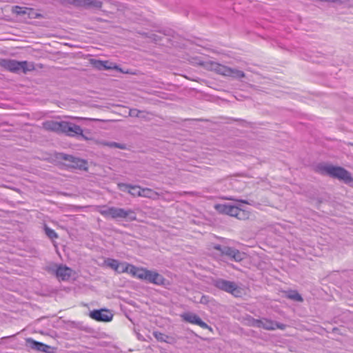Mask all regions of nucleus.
I'll return each mask as SVG.
<instances>
[{"label":"nucleus","instance_id":"2eb2a0df","mask_svg":"<svg viewBox=\"0 0 353 353\" xmlns=\"http://www.w3.org/2000/svg\"><path fill=\"white\" fill-rule=\"evenodd\" d=\"M120 268L117 270L118 273H128L134 277H137L139 267L128 263L126 262L120 263Z\"/></svg>","mask_w":353,"mask_h":353},{"label":"nucleus","instance_id":"f257e3e1","mask_svg":"<svg viewBox=\"0 0 353 353\" xmlns=\"http://www.w3.org/2000/svg\"><path fill=\"white\" fill-rule=\"evenodd\" d=\"M98 212L105 218L112 219H125L132 221L137 219L136 213L132 209H124L116 207L99 206Z\"/></svg>","mask_w":353,"mask_h":353},{"label":"nucleus","instance_id":"a878e982","mask_svg":"<svg viewBox=\"0 0 353 353\" xmlns=\"http://www.w3.org/2000/svg\"><path fill=\"white\" fill-rule=\"evenodd\" d=\"M45 232L48 237L50 238V239H54L58 238V235L55 232V231L47 226H45Z\"/></svg>","mask_w":353,"mask_h":353},{"label":"nucleus","instance_id":"b1692460","mask_svg":"<svg viewBox=\"0 0 353 353\" xmlns=\"http://www.w3.org/2000/svg\"><path fill=\"white\" fill-rule=\"evenodd\" d=\"M141 189L142 188L139 185H130V190H128V193L134 196H141Z\"/></svg>","mask_w":353,"mask_h":353},{"label":"nucleus","instance_id":"7c9ffc66","mask_svg":"<svg viewBox=\"0 0 353 353\" xmlns=\"http://www.w3.org/2000/svg\"><path fill=\"white\" fill-rule=\"evenodd\" d=\"M154 335L157 340L161 341H165V337H166V336L165 334L157 332L154 333Z\"/></svg>","mask_w":353,"mask_h":353},{"label":"nucleus","instance_id":"c85d7f7f","mask_svg":"<svg viewBox=\"0 0 353 353\" xmlns=\"http://www.w3.org/2000/svg\"><path fill=\"white\" fill-rule=\"evenodd\" d=\"M130 184L120 183H118V188L121 191L125 192L130 190Z\"/></svg>","mask_w":353,"mask_h":353},{"label":"nucleus","instance_id":"473e14b6","mask_svg":"<svg viewBox=\"0 0 353 353\" xmlns=\"http://www.w3.org/2000/svg\"><path fill=\"white\" fill-rule=\"evenodd\" d=\"M141 114H140V116H139L138 118L143 119L145 120H147L148 119V112L141 110Z\"/></svg>","mask_w":353,"mask_h":353},{"label":"nucleus","instance_id":"412c9836","mask_svg":"<svg viewBox=\"0 0 353 353\" xmlns=\"http://www.w3.org/2000/svg\"><path fill=\"white\" fill-rule=\"evenodd\" d=\"M105 263L107 266L112 268L116 272H117V270L121 266L120 263L117 260L110 258L105 260Z\"/></svg>","mask_w":353,"mask_h":353},{"label":"nucleus","instance_id":"7ed1b4c3","mask_svg":"<svg viewBox=\"0 0 353 353\" xmlns=\"http://www.w3.org/2000/svg\"><path fill=\"white\" fill-rule=\"evenodd\" d=\"M0 66L14 73L22 72L23 73L26 74L28 72L33 71L34 70L33 63H29L26 61H18L8 59L0 60Z\"/></svg>","mask_w":353,"mask_h":353},{"label":"nucleus","instance_id":"cd10ccee","mask_svg":"<svg viewBox=\"0 0 353 353\" xmlns=\"http://www.w3.org/2000/svg\"><path fill=\"white\" fill-rule=\"evenodd\" d=\"M28 12L26 14L28 15L29 19H38L41 17V14L36 13L32 8H28Z\"/></svg>","mask_w":353,"mask_h":353},{"label":"nucleus","instance_id":"4be33fe9","mask_svg":"<svg viewBox=\"0 0 353 353\" xmlns=\"http://www.w3.org/2000/svg\"><path fill=\"white\" fill-rule=\"evenodd\" d=\"M286 296L293 301L302 302L303 298L297 291H290L288 292Z\"/></svg>","mask_w":353,"mask_h":353},{"label":"nucleus","instance_id":"aec40b11","mask_svg":"<svg viewBox=\"0 0 353 353\" xmlns=\"http://www.w3.org/2000/svg\"><path fill=\"white\" fill-rule=\"evenodd\" d=\"M245 77V73L236 68H230V72H229L228 77H232L236 79H241Z\"/></svg>","mask_w":353,"mask_h":353},{"label":"nucleus","instance_id":"20e7f679","mask_svg":"<svg viewBox=\"0 0 353 353\" xmlns=\"http://www.w3.org/2000/svg\"><path fill=\"white\" fill-rule=\"evenodd\" d=\"M136 278L158 285H163L165 282V279L161 274L144 268H139Z\"/></svg>","mask_w":353,"mask_h":353},{"label":"nucleus","instance_id":"393cba45","mask_svg":"<svg viewBox=\"0 0 353 353\" xmlns=\"http://www.w3.org/2000/svg\"><path fill=\"white\" fill-rule=\"evenodd\" d=\"M157 194L150 188H142L141 189V196L147 198H153Z\"/></svg>","mask_w":353,"mask_h":353},{"label":"nucleus","instance_id":"9d476101","mask_svg":"<svg viewBox=\"0 0 353 353\" xmlns=\"http://www.w3.org/2000/svg\"><path fill=\"white\" fill-rule=\"evenodd\" d=\"M90 316L97 321L109 322L112 319V314L107 310H94L90 312Z\"/></svg>","mask_w":353,"mask_h":353},{"label":"nucleus","instance_id":"9b49d317","mask_svg":"<svg viewBox=\"0 0 353 353\" xmlns=\"http://www.w3.org/2000/svg\"><path fill=\"white\" fill-rule=\"evenodd\" d=\"M90 63L92 66L99 70L114 69L120 70V68L115 63L110 62L109 61H101L97 59H91Z\"/></svg>","mask_w":353,"mask_h":353},{"label":"nucleus","instance_id":"0eeeda50","mask_svg":"<svg viewBox=\"0 0 353 353\" xmlns=\"http://www.w3.org/2000/svg\"><path fill=\"white\" fill-rule=\"evenodd\" d=\"M61 133H64L70 137L81 136L83 139H88V138L83 134L81 128L70 122L63 121V128H61Z\"/></svg>","mask_w":353,"mask_h":353},{"label":"nucleus","instance_id":"423d86ee","mask_svg":"<svg viewBox=\"0 0 353 353\" xmlns=\"http://www.w3.org/2000/svg\"><path fill=\"white\" fill-rule=\"evenodd\" d=\"M214 249L217 250L222 256H228L229 259L236 262L241 261L245 257L244 253L228 246L215 245Z\"/></svg>","mask_w":353,"mask_h":353},{"label":"nucleus","instance_id":"bb28decb","mask_svg":"<svg viewBox=\"0 0 353 353\" xmlns=\"http://www.w3.org/2000/svg\"><path fill=\"white\" fill-rule=\"evenodd\" d=\"M105 145H107L110 148H117L121 150L125 149V145L123 143H119L117 142H105L104 143Z\"/></svg>","mask_w":353,"mask_h":353},{"label":"nucleus","instance_id":"f3484780","mask_svg":"<svg viewBox=\"0 0 353 353\" xmlns=\"http://www.w3.org/2000/svg\"><path fill=\"white\" fill-rule=\"evenodd\" d=\"M27 341L30 344L31 348H32L34 350H36L37 351L42 352H46V353L50 352V349L51 347H50V346H49L48 345H46L41 342L34 341V339H28L27 340Z\"/></svg>","mask_w":353,"mask_h":353},{"label":"nucleus","instance_id":"4468645a","mask_svg":"<svg viewBox=\"0 0 353 353\" xmlns=\"http://www.w3.org/2000/svg\"><path fill=\"white\" fill-rule=\"evenodd\" d=\"M102 2L97 0H74V7L84 8H101Z\"/></svg>","mask_w":353,"mask_h":353},{"label":"nucleus","instance_id":"72a5a7b5","mask_svg":"<svg viewBox=\"0 0 353 353\" xmlns=\"http://www.w3.org/2000/svg\"><path fill=\"white\" fill-rule=\"evenodd\" d=\"M209 301V297L207 296H202L200 299V303L203 304H206Z\"/></svg>","mask_w":353,"mask_h":353},{"label":"nucleus","instance_id":"f8f14e48","mask_svg":"<svg viewBox=\"0 0 353 353\" xmlns=\"http://www.w3.org/2000/svg\"><path fill=\"white\" fill-rule=\"evenodd\" d=\"M181 316L184 321L188 323L197 325L203 329H210L208 325L195 314L188 312L184 313Z\"/></svg>","mask_w":353,"mask_h":353},{"label":"nucleus","instance_id":"dca6fc26","mask_svg":"<svg viewBox=\"0 0 353 353\" xmlns=\"http://www.w3.org/2000/svg\"><path fill=\"white\" fill-rule=\"evenodd\" d=\"M72 270L65 265H59L56 270V276L57 278L65 281L71 276Z\"/></svg>","mask_w":353,"mask_h":353},{"label":"nucleus","instance_id":"f03ea898","mask_svg":"<svg viewBox=\"0 0 353 353\" xmlns=\"http://www.w3.org/2000/svg\"><path fill=\"white\" fill-rule=\"evenodd\" d=\"M318 169L323 174H328L330 176L343 181L346 184L353 185V178L350 173L341 167L319 165Z\"/></svg>","mask_w":353,"mask_h":353},{"label":"nucleus","instance_id":"1a4fd4ad","mask_svg":"<svg viewBox=\"0 0 353 353\" xmlns=\"http://www.w3.org/2000/svg\"><path fill=\"white\" fill-rule=\"evenodd\" d=\"M61 158L62 159L68 162V165L69 167H71L72 168H77L79 170L87 169V162L83 159L74 157L69 154H63Z\"/></svg>","mask_w":353,"mask_h":353},{"label":"nucleus","instance_id":"39448f33","mask_svg":"<svg viewBox=\"0 0 353 353\" xmlns=\"http://www.w3.org/2000/svg\"><path fill=\"white\" fill-rule=\"evenodd\" d=\"M215 209L220 213L234 216L239 219H244L247 217V214L244 210H242L238 206L229 203L216 204Z\"/></svg>","mask_w":353,"mask_h":353},{"label":"nucleus","instance_id":"f704fd0d","mask_svg":"<svg viewBox=\"0 0 353 353\" xmlns=\"http://www.w3.org/2000/svg\"><path fill=\"white\" fill-rule=\"evenodd\" d=\"M239 201L240 203H245V204H249V205H250V202H248V201H246V200H239Z\"/></svg>","mask_w":353,"mask_h":353},{"label":"nucleus","instance_id":"2f4dec72","mask_svg":"<svg viewBox=\"0 0 353 353\" xmlns=\"http://www.w3.org/2000/svg\"><path fill=\"white\" fill-rule=\"evenodd\" d=\"M63 5H72L74 6V0H60Z\"/></svg>","mask_w":353,"mask_h":353},{"label":"nucleus","instance_id":"6ab92c4d","mask_svg":"<svg viewBox=\"0 0 353 353\" xmlns=\"http://www.w3.org/2000/svg\"><path fill=\"white\" fill-rule=\"evenodd\" d=\"M211 68L217 74H221L225 77H228L230 72V68L221 65L220 63L214 62L211 63Z\"/></svg>","mask_w":353,"mask_h":353},{"label":"nucleus","instance_id":"a211bd4d","mask_svg":"<svg viewBox=\"0 0 353 353\" xmlns=\"http://www.w3.org/2000/svg\"><path fill=\"white\" fill-rule=\"evenodd\" d=\"M44 129L47 130L61 132L63 128V121H47L43 123Z\"/></svg>","mask_w":353,"mask_h":353},{"label":"nucleus","instance_id":"6e6552de","mask_svg":"<svg viewBox=\"0 0 353 353\" xmlns=\"http://www.w3.org/2000/svg\"><path fill=\"white\" fill-rule=\"evenodd\" d=\"M214 286L219 290L236 295L239 292L238 287L234 282L218 279L214 281Z\"/></svg>","mask_w":353,"mask_h":353},{"label":"nucleus","instance_id":"ddd939ff","mask_svg":"<svg viewBox=\"0 0 353 353\" xmlns=\"http://www.w3.org/2000/svg\"><path fill=\"white\" fill-rule=\"evenodd\" d=\"M253 325L258 327H262L265 330H275L276 328H283V325H279V323L274 322L272 321L268 320L267 319H263L261 320H255L254 321Z\"/></svg>","mask_w":353,"mask_h":353},{"label":"nucleus","instance_id":"5701e85b","mask_svg":"<svg viewBox=\"0 0 353 353\" xmlns=\"http://www.w3.org/2000/svg\"><path fill=\"white\" fill-rule=\"evenodd\" d=\"M27 12H28V9L26 7L16 6L12 8V12L17 15H24Z\"/></svg>","mask_w":353,"mask_h":353},{"label":"nucleus","instance_id":"c756f323","mask_svg":"<svg viewBox=\"0 0 353 353\" xmlns=\"http://www.w3.org/2000/svg\"><path fill=\"white\" fill-rule=\"evenodd\" d=\"M140 114H141V110L137 109H131L130 110L129 112V114L130 117H138L139 116H140Z\"/></svg>","mask_w":353,"mask_h":353}]
</instances>
